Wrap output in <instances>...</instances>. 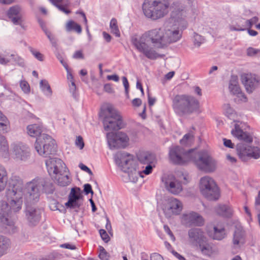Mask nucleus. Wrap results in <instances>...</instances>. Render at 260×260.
I'll use <instances>...</instances> for the list:
<instances>
[{
  "label": "nucleus",
  "instance_id": "nucleus-1",
  "mask_svg": "<svg viewBox=\"0 0 260 260\" xmlns=\"http://www.w3.org/2000/svg\"><path fill=\"white\" fill-rule=\"evenodd\" d=\"M233 136L244 142L237 144L236 150L239 158L243 161H247L250 158L258 159L260 157V148L250 145L253 141L252 137L247 133L244 132L237 124L231 131Z\"/></svg>",
  "mask_w": 260,
  "mask_h": 260
},
{
  "label": "nucleus",
  "instance_id": "nucleus-2",
  "mask_svg": "<svg viewBox=\"0 0 260 260\" xmlns=\"http://www.w3.org/2000/svg\"><path fill=\"white\" fill-rule=\"evenodd\" d=\"M27 134L32 137H37L35 148L39 155L47 157L55 153L57 146L55 141L50 136L41 134L42 127L38 124H30L27 126Z\"/></svg>",
  "mask_w": 260,
  "mask_h": 260
},
{
  "label": "nucleus",
  "instance_id": "nucleus-3",
  "mask_svg": "<svg viewBox=\"0 0 260 260\" xmlns=\"http://www.w3.org/2000/svg\"><path fill=\"white\" fill-rule=\"evenodd\" d=\"M25 190L26 202L35 204L39 201L41 191L47 194H52L55 187L50 179L37 177L26 183Z\"/></svg>",
  "mask_w": 260,
  "mask_h": 260
},
{
  "label": "nucleus",
  "instance_id": "nucleus-4",
  "mask_svg": "<svg viewBox=\"0 0 260 260\" xmlns=\"http://www.w3.org/2000/svg\"><path fill=\"white\" fill-rule=\"evenodd\" d=\"M6 197L12 210L19 211L22 208V198L24 194L22 179L17 176H12L8 179Z\"/></svg>",
  "mask_w": 260,
  "mask_h": 260
},
{
  "label": "nucleus",
  "instance_id": "nucleus-5",
  "mask_svg": "<svg viewBox=\"0 0 260 260\" xmlns=\"http://www.w3.org/2000/svg\"><path fill=\"white\" fill-rule=\"evenodd\" d=\"M173 108L178 114H190L199 109L200 103L194 96L188 94H177L173 99Z\"/></svg>",
  "mask_w": 260,
  "mask_h": 260
},
{
  "label": "nucleus",
  "instance_id": "nucleus-6",
  "mask_svg": "<svg viewBox=\"0 0 260 260\" xmlns=\"http://www.w3.org/2000/svg\"><path fill=\"white\" fill-rule=\"evenodd\" d=\"M191 160L199 170L206 173L215 172L217 167V160L206 150H201L198 152L193 151Z\"/></svg>",
  "mask_w": 260,
  "mask_h": 260
},
{
  "label": "nucleus",
  "instance_id": "nucleus-7",
  "mask_svg": "<svg viewBox=\"0 0 260 260\" xmlns=\"http://www.w3.org/2000/svg\"><path fill=\"white\" fill-rule=\"evenodd\" d=\"M100 117L103 118V123L105 131H117L122 127V117L116 110L111 106L102 110Z\"/></svg>",
  "mask_w": 260,
  "mask_h": 260
},
{
  "label": "nucleus",
  "instance_id": "nucleus-8",
  "mask_svg": "<svg viewBox=\"0 0 260 260\" xmlns=\"http://www.w3.org/2000/svg\"><path fill=\"white\" fill-rule=\"evenodd\" d=\"M169 0H153L149 6H143L144 15L147 18L155 20L164 17L169 12Z\"/></svg>",
  "mask_w": 260,
  "mask_h": 260
},
{
  "label": "nucleus",
  "instance_id": "nucleus-9",
  "mask_svg": "<svg viewBox=\"0 0 260 260\" xmlns=\"http://www.w3.org/2000/svg\"><path fill=\"white\" fill-rule=\"evenodd\" d=\"M149 42L145 33L141 36L134 35L131 38L132 44L139 52L143 53L148 59L154 60L159 55L147 44Z\"/></svg>",
  "mask_w": 260,
  "mask_h": 260
},
{
  "label": "nucleus",
  "instance_id": "nucleus-10",
  "mask_svg": "<svg viewBox=\"0 0 260 260\" xmlns=\"http://www.w3.org/2000/svg\"><path fill=\"white\" fill-rule=\"evenodd\" d=\"M200 188L202 194L209 200L219 199V188L212 178L209 176L202 177L200 180Z\"/></svg>",
  "mask_w": 260,
  "mask_h": 260
},
{
  "label": "nucleus",
  "instance_id": "nucleus-11",
  "mask_svg": "<svg viewBox=\"0 0 260 260\" xmlns=\"http://www.w3.org/2000/svg\"><path fill=\"white\" fill-rule=\"evenodd\" d=\"M115 160L121 170L128 173L129 177L136 172L135 162L133 155L124 151H120L115 154Z\"/></svg>",
  "mask_w": 260,
  "mask_h": 260
},
{
  "label": "nucleus",
  "instance_id": "nucleus-12",
  "mask_svg": "<svg viewBox=\"0 0 260 260\" xmlns=\"http://www.w3.org/2000/svg\"><path fill=\"white\" fill-rule=\"evenodd\" d=\"M192 152V150L185 152L184 149L180 146H174L170 149L169 157L173 163L184 165L189 160H191Z\"/></svg>",
  "mask_w": 260,
  "mask_h": 260
},
{
  "label": "nucleus",
  "instance_id": "nucleus-13",
  "mask_svg": "<svg viewBox=\"0 0 260 260\" xmlns=\"http://www.w3.org/2000/svg\"><path fill=\"white\" fill-rule=\"evenodd\" d=\"M174 23L175 20L172 19H168L164 23L165 47L178 41L181 37L182 33L174 27Z\"/></svg>",
  "mask_w": 260,
  "mask_h": 260
},
{
  "label": "nucleus",
  "instance_id": "nucleus-14",
  "mask_svg": "<svg viewBox=\"0 0 260 260\" xmlns=\"http://www.w3.org/2000/svg\"><path fill=\"white\" fill-rule=\"evenodd\" d=\"M108 143L110 149L125 148L129 141L127 135L123 132H110L107 134Z\"/></svg>",
  "mask_w": 260,
  "mask_h": 260
},
{
  "label": "nucleus",
  "instance_id": "nucleus-15",
  "mask_svg": "<svg viewBox=\"0 0 260 260\" xmlns=\"http://www.w3.org/2000/svg\"><path fill=\"white\" fill-rule=\"evenodd\" d=\"M10 211L15 212L11 208L9 202L0 201V222L6 229L11 230L12 233L16 231L14 222L10 218Z\"/></svg>",
  "mask_w": 260,
  "mask_h": 260
},
{
  "label": "nucleus",
  "instance_id": "nucleus-16",
  "mask_svg": "<svg viewBox=\"0 0 260 260\" xmlns=\"http://www.w3.org/2000/svg\"><path fill=\"white\" fill-rule=\"evenodd\" d=\"M48 172L52 178L57 175L66 173L67 168L61 159L56 157H49L45 160Z\"/></svg>",
  "mask_w": 260,
  "mask_h": 260
},
{
  "label": "nucleus",
  "instance_id": "nucleus-17",
  "mask_svg": "<svg viewBox=\"0 0 260 260\" xmlns=\"http://www.w3.org/2000/svg\"><path fill=\"white\" fill-rule=\"evenodd\" d=\"M149 41L157 48H163L165 47L164 28H156L145 32Z\"/></svg>",
  "mask_w": 260,
  "mask_h": 260
},
{
  "label": "nucleus",
  "instance_id": "nucleus-18",
  "mask_svg": "<svg viewBox=\"0 0 260 260\" xmlns=\"http://www.w3.org/2000/svg\"><path fill=\"white\" fill-rule=\"evenodd\" d=\"M162 181L164 183L166 189L173 194H178L183 190L181 181L172 175L163 177Z\"/></svg>",
  "mask_w": 260,
  "mask_h": 260
},
{
  "label": "nucleus",
  "instance_id": "nucleus-19",
  "mask_svg": "<svg viewBox=\"0 0 260 260\" xmlns=\"http://www.w3.org/2000/svg\"><path fill=\"white\" fill-rule=\"evenodd\" d=\"M182 203L174 198L169 199L167 204L163 207L164 212L167 217H170L172 215H178L182 210Z\"/></svg>",
  "mask_w": 260,
  "mask_h": 260
},
{
  "label": "nucleus",
  "instance_id": "nucleus-20",
  "mask_svg": "<svg viewBox=\"0 0 260 260\" xmlns=\"http://www.w3.org/2000/svg\"><path fill=\"white\" fill-rule=\"evenodd\" d=\"M43 213L42 208L27 206L25 211V218L30 226L36 225L40 221Z\"/></svg>",
  "mask_w": 260,
  "mask_h": 260
},
{
  "label": "nucleus",
  "instance_id": "nucleus-21",
  "mask_svg": "<svg viewBox=\"0 0 260 260\" xmlns=\"http://www.w3.org/2000/svg\"><path fill=\"white\" fill-rule=\"evenodd\" d=\"M12 149L14 158L18 160L26 161L30 156L29 148L22 143H14Z\"/></svg>",
  "mask_w": 260,
  "mask_h": 260
},
{
  "label": "nucleus",
  "instance_id": "nucleus-22",
  "mask_svg": "<svg viewBox=\"0 0 260 260\" xmlns=\"http://www.w3.org/2000/svg\"><path fill=\"white\" fill-rule=\"evenodd\" d=\"M182 221L183 224L187 226H201L204 224L203 217L194 212L184 214L182 215Z\"/></svg>",
  "mask_w": 260,
  "mask_h": 260
},
{
  "label": "nucleus",
  "instance_id": "nucleus-23",
  "mask_svg": "<svg viewBox=\"0 0 260 260\" xmlns=\"http://www.w3.org/2000/svg\"><path fill=\"white\" fill-rule=\"evenodd\" d=\"M188 241L193 245L198 246L205 241L206 237L203 231L199 228H192L188 231Z\"/></svg>",
  "mask_w": 260,
  "mask_h": 260
},
{
  "label": "nucleus",
  "instance_id": "nucleus-24",
  "mask_svg": "<svg viewBox=\"0 0 260 260\" xmlns=\"http://www.w3.org/2000/svg\"><path fill=\"white\" fill-rule=\"evenodd\" d=\"M20 8L18 6L11 7L7 12V16L13 23L23 27V19L20 13Z\"/></svg>",
  "mask_w": 260,
  "mask_h": 260
},
{
  "label": "nucleus",
  "instance_id": "nucleus-25",
  "mask_svg": "<svg viewBox=\"0 0 260 260\" xmlns=\"http://www.w3.org/2000/svg\"><path fill=\"white\" fill-rule=\"evenodd\" d=\"M238 78L237 76H232L229 82V88L230 92L237 97L240 98L241 101L246 102V98L238 85Z\"/></svg>",
  "mask_w": 260,
  "mask_h": 260
},
{
  "label": "nucleus",
  "instance_id": "nucleus-26",
  "mask_svg": "<svg viewBox=\"0 0 260 260\" xmlns=\"http://www.w3.org/2000/svg\"><path fill=\"white\" fill-rule=\"evenodd\" d=\"M241 81L246 91L249 93L252 92L258 83V80L256 79L255 77L252 76L251 74L242 75Z\"/></svg>",
  "mask_w": 260,
  "mask_h": 260
},
{
  "label": "nucleus",
  "instance_id": "nucleus-27",
  "mask_svg": "<svg viewBox=\"0 0 260 260\" xmlns=\"http://www.w3.org/2000/svg\"><path fill=\"white\" fill-rule=\"evenodd\" d=\"M83 200V196L81 193V189L79 187L72 188L69 197L68 201L65 205L71 204L72 203Z\"/></svg>",
  "mask_w": 260,
  "mask_h": 260
},
{
  "label": "nucleus",
  "instance_id": "nucleus-28",
  "mask_svg": "<svg viewBox=\"0 0 260 260\" xmlns=\"http://www.w3.org/2000/svg\"><path fill=\"white\" fill-rule=\"evenodd\" d=\"M52 179L59 186L63 187L69 185L71 181V179L69 178L67 172L62 173L61 175L58 174L56 176L52 177Z\"/></svg>",
  "mask_w": 260,
  "mask_h": 260
},
{
  "label": "nucleus",
  "instance_id": "nucleus-29",
  "mask_svg": "<svg viewBox=\"0 0 260 260\" xmlns=\"http://www.w3.org/2000/svg\"><path fill=\"white\" fill-rule=\"evenodd\" d=\"M138 159L141 165H147L153 164L155 157L153 154L147 152H143L138 155Z\"/></svg>",
  "mask_w": 260,
  "mask_h": 260
},
{
  "label": "nucleus",
  "instance_id": "nucleus-30",
  "mask_svg": "<svg viewBox=\"0 0 260 260\" xmlns=\"http://www.w3.org/2000/svg\"><path fill=\"white\" fill-rule=\"evenodd\" d=\"M216 213L223 217H230L232 214V210L230 207L225 205H219L215 208Z\"/></svg>",
  "mask_w": 260,
  "mask_h": 260
},
{
  "label": "nucleus",
  "instance_id": "nucleus-31",
  "mask_svg": "<svg viewBox=\"0 0 260 260\" xmlns=\"http://www.w3.org/2000/svg\"><path fill=\"white\" fill-rule=\"evenodd\" d=\"M169 19H172L175 20L174 24H175L174 27L176 29L182 30L187 27V22L184 18H180L179 16H176L174 14H172Z\"/></svg>",
  "mask_w": 260,
  "mask_h": 260
},
{
  "label": "nucleus",
  "instance_id": "nucleus-32",
  "mask_svg": "<svg viewBox=\"0 0 260 260\" xmlns=\"http://www.w3.org/2000/svg\"><path fill=\"white\" fill-rule=\"evenodd\" d=\"M10 246V240L6 237L0 235V256L7 253Z\"/></svg>",
  "mask_w": 260,
  "mask_h": 260
},
{
  "label": "nucleus",
  "instance_id": "nucleus-33",
  "mask_svg": "<svg viewBox=\"0 0 260 260\" xmlns=\"http://www.w3.org/2000/svg\"><path fill=\"white\" fill-rule=\"evenodd\" d=\"M8 181V174L4 167L0 165V192L6 187Z\"/></svg>",
  "mask_w": 260,
  "mask_h": 260
},
{
  "label": "nucleus",
  "instance_id": "nucleus-34",
  "mask_svg": "<svg viewBox=\"0 0 260 260\" xmlns=\"http://www.w3.org/2000/svg\"><path fill=\"white\" fill-rule=\"evenodd\" d=\"M198 246L204 255L210 256L214 252L212 247L207 243V238L205 241L202 242Z\"/></svg>",
  "mask_w": 260,
  "mask_h": 260
},
{
  "label": "nucleus",
  "instance_id": "nucleus-35",
  "mask_svg": "<svg viewBox=\"0 0 260 260\" xmlns=\"http://www.w3.org/2000/svg\"><path fill=\"white\" fill-rule=\"evenodd\" d=\"M244 232L241 229L238 228L235 231L233 237V244L238 245L240 243H244Z\"/></svg>",
  "mask_w": 260,
  "mask_h": 260
},
{
  "label": "nucleus",
  "instance_id": "nucleus-36",
  "mask_svg": "<svg viewBox=\"0 0 260 260\" xmlns=\"http://www.w3.org/2000/svg\"><path fill=\"white\" fill-rule=\"evenodd\" d=\"M214 233L212 236L213 239L221 240L225 237V229L224 228H218L214 226L213 228Z\"/></svg>",
  "mask_w": 260,
  "mask_h": 260
},
{
  "label": "nucleus",
  "instance_id": "nucleus-37",
  "mask_svg": "<svg viewBox=\"0 0 260 260\" xmlns=\"http://www.w3.org/2000/svg\"><path fill=\"white\" fill-rule=\"evenodd\" d=\"M67 31H75L78 34L82 32L81 26L73 20H70L68 22L66 26Z\"/></svg>",
  "mask_w": 260,
  "mask_h": 260
},
{
  "label": "nucleus",
  "instance_id": "nucleus-38",
  "mask_svg": "<svg viewBox=\"0 0 260 260\" xmlns=\"http://www.w3.org/2000/svg\"><path fill=\"white\" fill-rule=\"evenodd\" d=\"M40 86L42 91L46 96L48 97L51 96L52 91L47 81L42 80L40 82Z\"/></svg>",
  "mask_w": 260,
  "mask_h": 260
},
{
  "label": "nucleus",
  "instance_id": "nucleus-39",
  "mask_svg": "<svg viewBox=\"0 0 260 260\" xmlns=\"http://www.w3.org/2000/svg\"><path fill=\"white\" fill-rule=\"evenodd\" d=\"M145 165V167H142L143 168H144V169L143 171H137L136 170V172H135L134 174L136 175V177H137V175L140 176L141 177H143V176L142 175L143 174H144L145 175H149L152 172V169L154 167V165L153 164H150Z\"/></svg>",
  "mask_w": 260,
  "mask_h": 260
},
{
  "label": "nucleus",
  "instance_id": "nucleus-40",
  "mask_svg": "<svg viewBox=\"0 0 260 260\" xmlns=\"http://www.w3.org/2000/svg\"><path fill=\"white\" fill-rule=\"evenodd\" d=\"M110 27L111 29V32L115 35L117 37L120 36V31L119 30L117 20L115 18H112L110 21Z\"/></svg>",
  "mask_w": 260,
  "mask_h": 260
},
{
  "label": "nucleus",
  "instance_id": "nucleus-41",
  "mask_svg": "<svg viewBox=\"0 0 260 260\" xmlns=\"http://www.w3.org/2000/svg\"><path fill=\"white\" fill-rule=\"evenodd\" d=\"M8 150L9 145L5 137L0 135V152H7Z\"/></svg>",
  "mask_w": 260,
  "mask_h": 260
},
{
  "label": "nucleus",
  "instance_id": "nucleus-42",
  "mask_svg": "<svg viewBox=\"0 0 260 260\" xmlns=\"http://www.w3.org/2000/svg\"><path fill=\"white\" fill-rule=\"evenodd\" d=\"M193 42L194 45L199 47L205 42V38L200 35L193 32Z\"/></svg>",
  "mask_w": 260,
  "mask_h": 260
},
{
  "label": "nucleus",
  "instance_id": "nucleus-43",
  "mask_svg": "<svg viewBox=\"0 0 260 260\" xmlns=\"http://www.w3.org/2000/svg\"><path fill=\"white\" fill-rule=\"evenodd\" d=\"M8 122L7 117L0 111V132L6 131Z\"/></svg>",
  "mask_w": 260,
  "mask_h": 260
},
{
  "label": "nucleus",
  "instance_id": "nucleus-44",
  "mask_svg": "<svg viewBox=\"0 0 260 260\" xmlns=\"http://www.w3.org/2000/svg\"><path fill=\"white\" fill-rule=\"evenodd\" d=\"M193 140V136L190 133L185 134L183 138L180 140V142L183 145H188L190 144Z\"/></svg>",
  "mask_w": 260,
  "mask_h": 260
},
{
  "label": "nucleus",
  "instance_id": "nucleus-45",
  "mask_svg": "<svg viewBox=\"0 0 260 260\" xmlns=\"http://www.w3.org/2000/svg\"><path fill=\"white\" fill-rule=\"evenodd\" d=\"M54 6L56 7L59 10L64 12V13L68 14L70 13V11L64 8L62 5H60L58 3H61L63 0H49Z\"/></svg>",
  "mask_w": 260,
  "mask_h": 260
},
{
  "label": "nucleus",
  "instance_id": "nucleus-46",
  "mask_svg": "<svg viewBox=\"0 0 260 260\" xmlns=\"http://www.w3.org/2000/svg\"><path fill=\"white\" fill-rule=\"evenodd\" d=\"M49 208L52 211H60V208H63L62 205L59 204L56 200L52 199L49 203Z\"/></svg>",
  "mask_w": 260,
  "mask_h": 260
},
{
  "label": "nucleus",
  "instance_id": "nucleus-47",
  "mask_svg": "<svg viewBox=\"0 0 260 260\" xmlns=\"http://www.w3.org/2000/svg\"><path fill=\"white\" fill-rule=\"evenodd\" d=\"M29 50L32 54L39 61H42L44 60V55L40 52L37 51L31 47H28Z\"/></svg>",
  "mask_w": 260,
  "mask_h": 260
},
{
  "label": "nucleus",
  "instance_id": "nucleus-48",
  "mask_svg": "<svg viewBox=\"0 0 260 260\" xmlns=\"http://www.w3.org/2000/svg\"><path fill=\"white\" fill-rule=\"evenodd\" d=\"M70 91L72 93V96L75 99L78 97V94L76 93V86L74 81H72L71 84L69 85Z\"/></svg>",
  "mask_w": 260,
  "mask_h": 260
},
{
  "label": "nucleus",
  "instance_id": "nucleus-49",
  "mask_svg": "<svg viewBox=\"0 0 260 260\" xmlns=\"http://www.w3.org/2000/svg\"><path fill=\"white\" fill-rule=\"evenodd\" d=\"M224 109L226 116L229 118L231 117L234 114V110L231 108L229 104L224 105Z\"/></svg>",
  "mask_w": 260,
  "mask_h": 260
},
{
  "label": "nucleus",
  "instance_id": "nucleus-50",
  "mask_svg": "<svg viewBox=\"0 0 260 260\" xmlns=\"http://www.w3.org/2000/svg\"><path fill=\"white\" fill-rule=\"evenodd\" d=\"M99 233L101 238L105 242L107 243L110 241V237L105 230L101 229L99 231Z\"/></svg>",
  "mask_w": 260,
  "mask_h": 260
},
{
  "label": "nucleus",
  "instance_id": "nucleus-51",
  "mask_svg": "<svg viewBox=\"0 0 260 260\" xmlns=\"http://www.w3.org/2000/svg\"><path fill=\"white\" fill-rule=\"evenodd\" d=\"M258 17H257L256 16L253 17L251 19H250L249 20H247L245 21V26L248 27L249 28H251L252 26V25L254 24H255L256 23H257L258 22Z\"/></svg>",
  "mask_w": 260,
  "mask_h": 260
},
{
  "label": "nucleus",
  "instance_id": "nucleus-52",
  "mask_svg": "<svg viewBox=\"0 0 260 260\" xmlns=\"http://www.w3.org/2000/svg\"><path fill=\"white\" fill-rule=\"evenodd\" d=\"M12 59L15 61L19 66L23 67L24 66V60L20 56L17 55L12 54Z\"/></svg>",
  "mask_w": 260,
  "mask_h": 260
},
{
  "label": "nucleus",
  "instance_id": "nucleus-53",
  "mask_svg": "<svg viewBox=\"0 0 260 260\" xmlns=\"http://www.w3.org/2000/svg\"><path fill=\"white\" fill-rule=\"evenodd\" d=\"M20 87L25 93H28L30 91L29 85L25 81H22L20 82Z\"/></svg>",
  "mask_w": 260,
  "mask_h": 260
},
{
  "label": "nucleus",
  "instance_id": "nucleus-54",
  "mask_svg": "<svg viewBox=\"0 0 260 260\" xmlns=\"http://www.w3.org/2000/svg\"><path fill=\"white\" fill-rule=\"evenodd\" d=\"M123 86L125 88V92L127 96V97H128V88H129V83L128 82V80L126 77H122V78Z\"/></svg>",
  "mask_w": 260,
  "mask_h": 260
},
{
  "label": "nucleus",
  "instance_id": "nucleus-55",
  "mask_svg": "<svg viewBox=\"0 0 260 260\" xmlns=\"http://www.w3.org/2000/svg\"><path fill=\"white\" fill-rule=\"evenodd\" d=\"M83 191L85 192V194L91 193V195L92 196L93 194V191L92 189L91 185L88 183L84 185Z\"/></svg>",
  "mask_w": 260,
  "mask_h": 260
},
{
  "label": "nucleus",
  "instance_id": "nucleus-56",
  "mask_svg": "<svg viewBox=\"0 0 260 260\" xmlns=\"http://www.w3.org/2000/svg\"><path fill=\"white\" fill-rule=\"evenodd\" d=\"M82 204V201H77L76 202L72 203L71 204H69L68 205H66L67 208H70L71 209H76L79 208L80 207Z\"/></svg>",
  "mask_w": 260,
  "mask_h": 260
},
{
  "label": "nucleus",
  "instance_id": "nucleus-57",
  "mask_svg": "<svg viewBox=\"0 0 260 260\" xmlns=\"http://www.w3.org/2000/svg\"><path fill=\"white\" fill-rule=\"evenodd\" d=\"M259 51V50L258 49H254L252 47H249L247 49V54L249 56H252L256 55Z\"/></svg>",
  "mask_w": 260,
  "mask_h": 260
},
{
  "label": "nucleus",
  "instance_id": "nucleus-58",
  "mask_svg": "<svg viewBox=\"0 0 260 260\" xmlns=\"http://www.w3.org/2000/svg\"><path fill=\"white\" fill-rule=\"evenodd\" d=\"M76 144L79 148H80V149H82L83 148V147L84 146V142H83L82 137L78 136L77 138V140L76 141Z\"/></svg>",
  "mask_w": 260,
  "mask_h": 260
},
{
  "label": "nucleus",
  "instance_id": "nucleus-59",
  "mask_svg": "<svg viewBox=\"0 0 260 260\" xmlns=\"http://www.w3.org/2000/svg\"><path fill=\"white\" fill-rule=\"evenodd\" d=\"M59 247L62 248H67L71 250H75L76 249V247L75 245L69 243L61 244Z\"/></svg>",
  "mask_w": 260,
  "mask_h": 260
},
{
  "label": "nucleus",
  "instance_id": "nucleus-60",
  "mask_svg": "<svg viewBox=\"0 0 260 260\" xmlns=\"http://www.w3.org/2000/svg\"><path fill=\"white\" fill-rule=\"evenodd\" d=\"M79 166L82 170L88 173L90 175H93V173H92V171H91V170L88 167H87L86 166L81 163L79 164Z\"/></svg>",
  "mask_w": 260,
  "mask_h": 260
},
{
  "label": "nucleus",
  "instance_id": "nucleus-61",
  "mask_svg": "<svg viewBox=\"0 0 260 260\" xmlns=\"http://www.w3.org/2000/svg\"><path fill=\"white\" fill-rule=\"evenodd\" d=\"M224 145L228 148H234V144L232 142L231 140L226 139L225 138L223 139Z\"/></svg>",
  "mask_w": 260,
  "mask_h": 260
},
{
  "label": "nucleus",
  "instance_id": "nucleus-62",
  "mask_svg": "<svg viewBox=\"0 0 260 260\" xmlns=\"http://www.w3.org/2000/svg\"><path fill=\"white\" fill-rule=\"evenodd\" d=\"M104 90L109 93H112L114 92V89L112 87V85L110 83L105 84L104 87Z\"/></svg>",
  "mask_w": 260,
  "mask_h": 260
},
{
  "label": "nucleus",
  "instance_id": "nucleus-63",
  "mask_svg": "<svg viewBox=\"0 0 260 260\" xmlns=\"http://www.w3.org/2000/svg\"><path fill=\"white\" fill-rule=\"evenodd\" d=\"M73 57L75 59H83L84 55L82 51L79 50L76 51L73 55Z\"/></svg>",
  "mask_w": 260,
  "mask_h": 260
},
{
  "label": "nucleus",
  "instance_id": "nucleus-64",
  "mask_svg": "<svg viewBox=\"0 0 260 260\" xmlns=\"http://www.w3.org/2000/svg\"><path fill=\"white\" fill-rule=\"evenodd\" d=\"M161 255L157 253H153L150 255V260H162Z\"/></svg>",
  "mask_w": 260,
  "mask_h": 260
}]
</instances>
